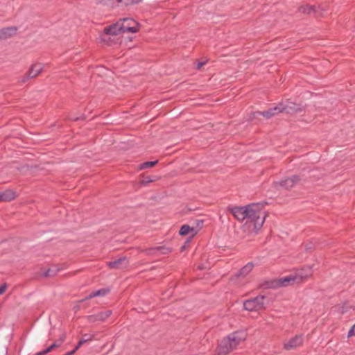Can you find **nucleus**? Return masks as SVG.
<instances>
[{
  "mask_svg": "<svg viewBox=\"0 0 355 355\" xmlns=\"http://www.w3.org/2000/svg\"><path fill=\"white\" fill-rule=\"evenodd\" d=\"M65 338H66V335L64 334H63L62 336H60L59 339L57 340L56 341L60 345V346H61V345L64 342Z\"/></svg>",
  "mask_w": 355,
  "mask_h": 355,
  "instance_id": "cd10ccee",
  "label": "nucleus"
},
{
  "mask_svg": "<svg viewBox=\"0 0 355 355\" xmlns=\"http://www.w3.org/2000/svg\"><path fill=\"white\" fill-rule=\"evenodd\" d=\"M75 352H76L73 349V350H71V351H70V352H67V353H66L65 354H64V355H73V354H75Z\"/></svg>",
  "mask_w": 355,
  "mask_h": 355,
  "instance_id": "c9c22d12",
  "label": "nucleus"
},
{
  "mask_svg": "<svg viewBox=\"0 0 355 355\" xmlns=\"http://www.w3.org/2000/svg\"><path fill=\"white\" fill-rule=\"evenodd\" d=\"M205 64V62H198L196 67L197 69H200Z\"/></svg>",
  "mask_w": 355,
  "mask_h": 355,
  "instance_id": "2f4dec72",
  "label": "nucleus"
},
{
  "mask_svg": "<svg viewBox=\"0 0 355 355\" xmlns=\"http://www.w3.org/2000/svg\"><path fill=\"white\" fill-rule=\"evenodd\" d=\"M48 353V352L46 351V349L45 350H43V351H41V352H39L36 354V355H45Z\"/></svg>",
  "mask_w": 355,
  "mask_h": 355,
  "instance_id": "473e14b6",
  "label": "nucleus"
},
{
  "mask_svg": "<svg viewBox=\"0 0 355 355\" xmlns=\"http://www.w3.org/2000/svg\"><path fill=\"white\" fill-rule=\"evenodd\" d=\"M60 347L58 342L55 340L52 345H51L48 348H46V351L49 352H51L53 349Z\"/></svg>",
  "mask_w": 355,
  "mask_h": 355,
  "instance_id": "393cba45",
  "label": "nucleus"
},
{
  "mask_svg": "<svg viewBox=\"0 0 355 355\" xmlns=\"http://www.w3.org/2000/svg\"><path fill=\"white\" fill-rule=\"evenodd\" d=\"M279 113L278 105L275 106L274 107L270 108L268 110L263 111V112H254V115H261L264 116L266 119H270L272 116L276 115L277 114Z\"/></svg>",
  "mask_w": 355,
  "mask_h": 355,
  "instance_id": "4468645a",
  "label": "nucleus"
},
{
  "mask_svg": "<svg viewBox=\"0 0 355 355\" xmlns=\"http://www.w3.org/2000/svg\"><path fill=\"white\" fill-rule=\"evenodd\" d=\"M157 162H158L157 160L144 162L140 165L139 168L141 170H143V169L153 167L154 166H155L157 164Z\"/></svg>",
  "mask_w": 355,
  "mask_h": 355,
  "instance_id": "5701e85b",
  "label": "nucleus"
},
{
  "mask_svg": "<svg viewBox=\"0 0 355 355\" xmlns=\"http://www.w3.org/2000/svg\"><path fill=\"white\" fill-rule=\"evenodd\" d=\"M202 224H203V220H196L197 227H198L199 229H200L202 227Z\"/></svg>",
  "mask_w": 355,
  "mask_h": 355,
  "instance_id": "7c9ffc66",
  "label": "nucleus"
},
{
  "mask_svg": "<svg viewBox=\"0 0 355 355\" xmlns=\"http://www.w3.org/2000/svg\"><path fill=\"white\" fill-rule=\"evenodd\" d=\"M16 193L13 190L8 189L0 193V201L10 202L15 199Z\"/></svg>",
  "mask_w": 355,
  "mask_h": 355,
  "instance_id": "2eb2a0df",
  "label": "nucleus"
},
{
  "mask_svg": "<svg viewBox=\"0 0 355 355\" xmlns=\"http://www.w3.org/2000/svg\"><path fill=\"white\" fill-rule=\"evenodd\" d=\"M154 180H155L154 178H153L150 176H146L143 178V180L141 182V184L142 185L145 186V185H147L148 183L153 182Z\"/></svg>",
  "mask_w": 355,
  "mask_h": 355,
  "instance_id": "b1692460",
  "label": "nucleus"
},
{
  "mask_svg": "<svg viewBox=\"0 0 355 355\" xmlns=\"http://www.w3.org/2000/svg\"><path fill=\"white\" fill-rule=\"evenodd\" d=\"M93 338V336H88L87 334L84 335V338L80 339L77 345L75 347L73 350L76 352L83 344L91 340Z\"/></svg>",
  "mask_w": 355,
  "mask_h": 355,
  "instance_id": "412c9836",
  "label": "nucleus"
},
{
  "mask_svg": "<svg viewBox=\"0 0 355 355\" xmlns=\"http://www.w3.org/2000/svg\"><path fill=\"white\" fill-rule=\"evenodd\" d=\"M228 210L238 220H246L244 226L255 233L262 227L266 218L265 211L262 210L261 204L228 207Z\"/></svg>",
  "mask_w": 355,
  "mask_h": 355,
  "instance_id": "f257e3e1",
  "label": "nucleus"
},
{
  "mask_svg": "<svg viewBox=\"0 0 355 355\" xmlns=\"http://www.w3.org/2000/svg\"><path fill=\"white\" fill-rule=\"evenodd\" d=\"M320 10L322 12H324L327 10V5H320L317 6V12H318V10Z\"/></svg>",
  "mask_w": 355,
  "mask_h": 355,
  "instance_id": "c85d7f7f",
  "label": "nucleus"
},
{
  "mask_svg": "<svg viewBox=\"0 0 355 355\" xmlns=\"http://www.w3.org/2000/svg\"><path fill=\"white\" fill-rule=\"evenodd\" d=\"M300 178L297 175H293L291 178L275 182V187H280L285 189H290L299 182Z\"/></svg>",
  "mask_w": 355,
  "mask_h": 355,
  "instance_id": "6e6552de",
  "label": "nucleus"
},
{
  "mask_svg": "<svg viewBox=\"0 0 355 355\" xmlns=\"http://www.w3.org/2000/svg\"><path fill=\"white\" fill-rule=\"evenodd\" d=\"M198 230L196 227H191L189 225H183L180 231L179 234L182 236H186L191 234V237L193 238L197 234Z\"/></svg>",
  "mask_w": 355,
  "mask_h": 355,
  "instance_id": "ddd939ff",
  "label": "nucleus"
},
{
  "mask_svg": "<svg viewBox=\"0 0 355 355\" xmlns=\"http://www.w3.org/2000/svg\"><path fill=\"white\" fill-rule=\"evenodd\" d=\"M119 5L121 6H129L135 3H138L141 0H116Z\"/></svg>",
  "mask_w": 355,
  "mask_h": 355,
  "instance_id": "4be33fe9",
  "label": "nucleus"
},
{
  "mask_svg": "<svg viewBox=\"0 0 355 355\" xmlns=\"http://www.w3.org/2000/svg\"><path fill=\"white\" fill-rule=\"evenodd\" d=\"M298 275L300 277V279H306L309 275H311V273L306 274L304 276L302 275Z\"/></svg>",
  "mask_w": 355,
  "mask_h": 355,
  "instance_id": "72a5a7b5",
  "label": "nucleus"
},
{
  "mask_svg": "<svg viewBox=\"0 0 355 355\" xmlns=\"http://www.w3.org/2000/svg\"><path fill=\"white\" fill-rule=\"evenodd\" d=\"M297 279L295 275H288L279 279H277L279 284V288L282 286H286L293 284Z\"/></svg>",
  "mask_w": 355,
  "mask_h": 355,
  "instance_id": "dca6fc26",
  "label": "nucleus"
},
{
  "mask_svg": "<svg viewBox=\"0 0 355 355\" xmlns=\"http://www.w3.org/2000/svg\"><path fill=\"white\" fill-rule=\"evenodd\" d=\"M109 292H110V289H108V288H101V289L97 290L96 291L91 293L88 296H87L83 300V301L87 300H90L92 298H94V297H98V296H105V295L109 293Z\"/></svg>",
  "mask_w": 355,
  "mask_h": 355,
  "instance_id": "a211bd4d",
  "label": "nucleus"
},
{
  "mask_svg": "<svg viewBox=\"0 0 355 355\" xmlns=\"http://www.w3.org/2000/svg\"><path fill=\"white\" fill-rule=\"evenodd\" d=\"M6 33L4 32V31L0 32V40L6 38V36H3V35H4Z\"/></svg>",
  "mask_w": 355,
  "mask_h": 355,
  "instance_id": "f704fd0d",
  "label": "nucleus"
},
{
  "mask_svg": "<svg viewBox=\"0 0 355 355\" xmlns=\"http://www.w3.org/2000/svg\"><path fill=\"white\" fill-rule=\"evenodd\" d=\"M264 295H259L255 297L248 299L243 303L244 309L249 311H257L264 309Z\"/></svg>",
  "mask_w": 355,
  "mask_h": 355,
  "instance_id": "7ed1b4c3",
  "label": "nucleus"
},
{
  "mask_svg": "<svg viewBox=\"0 0 355 355\" xmlns=\"http://www.w3.org/2000/svg\"><path fill=\"white\" fill-rule=\"evenodd\" d=\"M129 261L125 256L116 260L107 262V265L110 269H123L128 266Z\"/></svg>",
  "mask_w": 355,
  "mask_h": 355,
  "instance_id": "1a4fd4ad",
  "label": "nucleus"
},
{
  "mask_svg": "<svg viewBox=\"0 0 355 355\" xmlns=\"http://www.w3.org/2000/svg\"><path fill=\"white\" fill-rule=\"evenodd\" d=\"M112 314L111 310H106L104 311H101L96 314L91 315L87 316V320L89 322H95L97 321L103 322L107 318H108Z\"/></svg>",
  "mask_w": 355,
  "mask_h": 355,
  "instance_id": "9d476101",
  "label": "nucleus"
},
{
  "mask_svg": "<svg viewBox=\"0 0 355 355\" xmlns=\"http://www.w3.org/2000/svg\"><path fill=\"white\" fill-rule=\"evenodd\" d=\"M104 34L105 35H116L119 33H123L122 30L120 26L119 21H117L116 24H114L111 26H108L104 28Z\"/></svg>",
  "mask_w": 355,
  "mask_h": 355,
  "instance_id": "9b49d317",
  "label": "nucleus"
},
{
  "mask_svg": "<svg viewBox=\"0 0 355 355\" xmlns=\"http://www.w3.org/2000/svg\"><path fill=\"white\" fill-rule=\"evenodd\" d=\"M280 112H286L289 114H293L302 110L301 106L293 102H288L285 105L280 103L278 105Z\"/></svg>",
  "mask_w": 355,
  "mask_h": 355,
  "instance_id": "423d86ee",
  "label": "nucleus"
},
{
  "mask_svg": "<svg viewBox=\"0 0 355 355\" xmlns=\"http://www.w3.org/2000/svg\"><path fill=\"white\" fill-rule=\"evenodd\" d=\"M42 70L43 67L42 64H33V65H31L27 73L24 75L23 77H21L19 82L21 83H25L29 79H32L37 77L42 71Z\"/></svg>",
  "mask_w": 355,
  "mask_h": 355,
  "instance_id": "39448f33",
  "label": "nucleus"
},
{
  "mask_svg": "<svg viewBox=\"0 0 355 355\" xmlns=\"http://www.w3.org/2000/svg\"><path fill=\"white\" fill-rule=\"evenodd\" d=\"M7 288L6 284H3L0 286V295L3 294L6 292V290Z\"/></svg>",
  "mask_w": 355,
  "mask_h": 355,
  "instance_id": "c756f323",
  "label": "nucleus"
},
{
  "mask_svg": "<svg viewBox=\"0 0 355 355\" xmlns=\"http://www.w3.org/2000/svg\"><path fill=\"white\" fill-rule=\"evenodd\" d=\"M120 26L123 33H137L139 31V24L132 18H123L119 21Z\"/></svg>",
  "mask_w": 355,
  "mask_h": 355,
  "instance_id": "20e7f679",
  "label": "nucleus"
},
{
  "mask_svg": "<svg viewBox=\"0 0 355 355\" xmlns=\"http://www.w3.org/2000/svg\"><path fill=\"white\" fill-rule=\"evenodd\" d=\"M277 279H270L268 281L263 282L261 286L263 288L268 289V288H279V284L277 283Z\"/></svg>",
  "mask_w": 355,
  "mask_h": 355,
  "instance_id": "6ab92c4d",
  "label": "nucleus"
},
{
  "mask_svg": "<svg viewBox=\"0 0 355 355\" xmlns=\"http://www.w3.org/2000/svg\"><path fill=\"white\" fill-rule=\"evenodd\" d=\"M254 268V263L252 262L248 263L245 265L241 269L238 271V272L235 275L236 278H244L246 277Z\"/></svg>",
  "mask_w": 355,
  "mask_h": 355,
  "instance_id": "f8f14e48",
  "label": "nucleus"
},
{
  "mask_svg": "<svg viewBox=\"0 0 355 355\" xmlns=\"http://www.w3.org/2000/svg\"><path fill=\"white\" fill-rule=\"evenodd\" d=\"M101 40H103V41H105V40H106L103 37V35H101Z\"/></svg>",
  "mask_w": 355,
  "mask_h": 355,
  "instance_id": "e433bc0d",
  "label": "nucleus"
},
{
  "mask_svg": "<svg viewBox=\"0 0 355 355\" xmlns=\"http://www.w3.org/2000/svg\"><path fill=\"white\" fill-rule=\"evenodd\" d=\"M55 274V272L51 273V269H48V270H46L45 272H44L42 273V276L44 277H48L53 276Z\"/></svg>",
  "mask_w": 355,
  "mask_h": 355,
  "instance_id": "a878e982",
  "label": "nucleus"
},
{
  "mask_svg": "<svg viewBox=\"0 0 355 355\" xmlns=\"http://www.w3.org/2000/svg\"><path fill=\"white\" fill-rule=\"evenodd\" d=\"M348 337L351 336H355V324L352 327V328L349 329L348 334Z\"/></svg>",
  "mask_w": 355,
  "mask_h": 355,
  "instance_id": "bb28decb",
  "label": "nucleus"
},
{
  "mask_svg": "<svg viewBox=\"0 0 355 355\" xmlns=\"http://www.w3.org/2000/svg\"><path fill=\"white\" fill-rule=\"evenodd\" d=\"M155 251H160L162 254H166L171 252V250L169 248H166L164 246H158L154 248H150L146 250L147 254H150L154 253Z\"/></svg>",
  "mask_w": 355,
  "mask_h": 355,
  "instance_id": "aec40b11",
  "label": "nucleus"
},
{
  "mask_svg": "<svg viewBox=\"0 0 355 355\" xmlns=\"http://www.w3.org/2000/svg\"><path fill=\"white\" fill-rule=\"evenodd\" d=\"M245 340V335L241 332H233L224 338L217 347V348L227 355L230 352L236 349Z\"/></svg>",
  "mask_w": 355,
  "mask_h": 355,
  "instance_id": "f03ea898",
  "label": "nucleus"
},
{
  "mask_svg": "<svg viewBox=\"0 0 355 355\" xmlns=\"http://www.w3.org/2000/svg\"><path fill=\"white\" fill-rule=\"evenodd\" d=\"M298 10H299V12H300L303 14H306V15H310L312 13L315 14V15L318 14L317 6H315V5L301 6L300 7H299Z\"/></svg>",
  "mask_w": 355,
  "mask_h": 355,
  "instance_id": "f3484780",
  "label": "nucleus"
},
{
  "mask_svg": "<svg viewBox=\"0 0 355 355\" xmlns=\"http://www.w3.org/2000/svg\"><path fill=\"white\" fill-rule=\"evenodd\" d=\"M304 343V338L302 335H296L291 338L286 342L284 343L283 347L286 350H291L295 349Z\"/></svg>",
  "mask_w": 355,
  "mask_h": 355,
  "instance_id": "0eeeda50",
  "label": "nucleus"
}]
</instances>
